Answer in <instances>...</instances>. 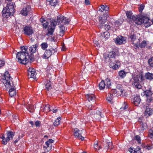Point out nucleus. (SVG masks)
Segmentation results:
<instances>
[{"instance_id":"obj_15","label":"nucleus","mask_w":153,"mask_h":153,"mask_svg":"<svg viewBox=\"0 0 153 153\" xmlns=\"http://www.w3.org/2000/svg\"><path fill=\"white\" fill-rule=\"evenodd\" d=\"M115 64L114 65L112 62H110L109 66L114 70L117 69L120 66V62L118 60L115 61Z\"/></svg>"},{"instance_id":"obj_47","label":"nucleus","mask_w":153,"mask_h":153,"mask_svg":"<svg viewBox=\"0 0 153 153\" xmlns=\"http://www.w3.org/2000/svg\"><path fill=\"white\" fill-rule=\"evenodd\" d=\"M59 27L60 29V33H63L65 30V27L62 25H60Z\"/></svg>"},{"instance_id":"obj_17","label":"nucleus","mask_w":153,"mask_h":153,"mask_svg":"<svg viewBox=\"0 0 153 153\" xmlns=\"http://www.w3.org/2000/svg\"><path fill=\"white\" fill-rule=\"evenodd\" d=\"M51 20H49V22L45 20L44 18H41L40 19V21L42 23L43 27L45 29H46L47 27L50 25V22Z\"/></svg>"},{"instance_id":"obj_64","label":"nucleus","mask_w":153,"mask_h":153,"mask_svg":"<svg viewBox=\"0 0 153 153\" xmlns=\"http://www.w3.org/2000/svg\"><path fill=\"white\" fill-rule=\"evenodd\" d=\"M49 143H53V140L52 139H49L47 141Z\"/></svg>"},{"instance_id":"obj_1","label":"nucleus","mask_w":153,"mask_h":153,"mask_svg":"<svg viewBox=\"0 0 153 153\" xmlns=\"http://www.w3.org/2000/svg\"><path fill=\"white\" fill-rule=\"evenodd\" d=\"M11 80V77L7 71L4 73V75L2 76L1 79V82L4 84L6 88H10L9 91V94L11 97H13L16 95V92L14 86L10 85Z\"/></svg>"},{"instance_id":"obj_62","label":"nucleus","mask_w":153,"mask_h":153,"mask_svg":"<svg viewBox=\"0 0 153 153\" xmlns=\"http://www.w3.org/2000/svg\"><path fill=\"white\" fill-rule=\"evenodd\" d=\"M122 89V86L121 84H118L117 85L116 87V89Z\"/></svg>"},{"instance_id":"obj_34","label":"nucleus","mask_w":153,"mask_h":153,"mask_svg":"<svg viewBox=\"0 0 153 153\" xmlns=\"http://www.w3.org/2000/svg\"><path fill=\"white\" fill-rule=\"evenodd\" d=\"M105 82L103 80H102L99 84V89L100 90L103 89L105 87Z\"/></svg>"},{"instance_id":"obj_46","label":"nucleus","mask_w":153,"mask_h":153,"mask_svg":"<svg viewBox=\"0 0 153 153\" xmlns=\"http://www.w3.org/2000/svg\"><path fill=\"white\" fill-rule=\"evenodd\" d=\"M7 139V137L6 138L5 137H4V138L2 139V143L4 145L6 144L7 143V142L9 141V140H8Z\"/></svg>"},{"instance_id":"obj_38","label":"nucleus","mask_w":153,"mask_h":153,"mask_svg":"<svg viewBox=\"0 0 153 153\" xmlns=\"http://www.w3.org/2000/svg\"><path fill=\"white\" fill-rule=\"evenodd\" d=\"M41 48L43 50H45L48 47V44L46 42H43L40 45Z\"/></svg>"},{"instance_id":"obj_63","label":"nucleus","mask_w":153,"mask_h":153,"mask_svg":"<svg viewBox=\"0 0 153 153\" xmlns=\"http://www.w3.org/2000/svg\"><path fill=\"white\" fill-rule=\"evenodd\" d=\"M20 135H19L18 136V137L17 139L14 142H13V143L14 144H16V143L18 142L19 140H20Z\"/></svg>"},{"instance_id":"obj_57","label":"nucleus","mask_w":153,"mask_h":153,"mask_svg":"<svg viewBox=\"0 0 153 153\" xmlns=\"http://www.w3.org/2000/svg\"><path fill=\"white\" fill-rule=\"evenodd\" d=\"M136 35L134 33H133V35H131L130 36V38H131V40L133 41L135 39H136Z\"/></svg>"},{"instance_id":"obj_28","label":"nucleus","mask_w":153,"mask_h":153,"mask_svg":"<svg viewBox=\"0 0 153 153\" xmlns=\"http://www.w3.org/2000/svg\"><path fill=\"white\" fill-rule=\"evenodd\" d=\"M145 77L146 79L151 80L153 79V74L147 72L145 74Z\"/></svg>"},{"instance_id":"obj_14","label":"nucleus","mask_w":153,"mask_h":153,"mask_svg":"<svg viewBox=\"0 0 153 153\" xmlns=\"http://www.w3.org/2000/svg\"><path fill=\"white\" fill-rule=\"evenodd\" d=\"M141 99L139 96L137 95L135 96L134 98L131 99L133 104L136 106H138L141 102Z\"/></svg>"},{"instance_id":"obj_2","label":"nucleus","mask_w":153,"mask_h":153,"mask_svg":"<svg viewBox=\"0 0 153 153\" xmlns=\"http://www.w3.org/2000/svg\"><path fill=\"white\" fill-rule=\"evenodd\" d=\"M21 51L17 53L16 54V61L22 64H27L29 62V55L27 48L23 46L21 48Z\"/></svg>"},{"instance_id":"obj_23","label":"nucleus","mask_w":153,"mask_h":153,"mask_svg":"<svg viewBox=\"0 0 153 153\" xmlns=\"http://www.w3.org/2000/svg\"><path fill=\"white\" fill-rule=\"evenodd\" d=\"M152 110L150 108H146L144 112L145 115L146 117H148L152 114Z\"/></svg>"},{"instance_id":"obj_35","label":"nucleus","mask_w":153,"mask_h":153,"mask_svg":"<svg viewBox=\"0 0 153 153\" xmlns=\"http://www.w3.org/2000/svg\"><path fill=\"white\" fill-rule=\"evenodd\" d=\"M126 73L125 71L123 70L120 71L118 73L119 75L121 78H123L125 77L126 75Z\"/></svg>"},{"instance_id":"obj_43","label":"nucleus","mask_w":153,"mask_h":153,"mask_svg":"<svg viewBox=\"0 0 153 153\" xmlns=\"http://www.w3.org/2000/svg\"><path fill=\"white\" fill-rule=\"evenodd\" d=\"M148 63L150 67H153V56L151 57L148 60Z\"/></svg>"},{"instance_id":"obj_42","label":"nucleus","mask_w":153,"mask_h":153,"mask_svg":"<svg viewBox=\"0 0 153 153\" xmlns=\"http://www.w3.org/2000/svg\"><path fill=\"white\" fill-rule=\"evenodd\" d=\"M122 23V21L120 20H117L115 21L114 23L116 26V27L115 28V29H117L118 28L117 27L121 25Z\"/></svg>"},{"instance_id":"obj_51","label":"nucleus","mask_w":153,"mask_h":153,"mask_svg":"<svg viewBox=\"0 0 153 153\" xmlns=\"http://www.w3.org/2000/svg\"><path fill=\"white\" fill-rule=\"evenodd\" d=\"M35 126L36 127H40L41 126V122L39 120L36 121L34 123Z\"/></svg>"},{"instance_id":"obj_4","label":"nucleus","mask_w":153,"mask_h":153,"mask_svg":"<svg viewBox=\"0 0 153 153\" xmlns=\"http://www.w3.org/2000/svg\"><path fill=\"white\" fill-rule=\"evenodd\" d=\"M143 76L142 74L139 73L135 76L132 78L133 81L131 84L133 87L137 88L140 89L141 88L142 86L140 84L139 79L143 81L144 79Z\"/></svg>"},{"instance_id":"obj_61","label":"nucleus","mask_w":153,"mask_h":153,"mask_svg":"<svg viewBox=\"0 0 153 153\" xmlns=\"http://www.w3.org/2000/svg\"><path fill=\"white\" fill-rule=\"evenodd\" d=\"M141 149L140 147L137 146L136 149H135L137 153H139Z\"/></svg>"},{"instance_id":"obj_48","label":"nucleus","mask_w":153,"mask_h":153,"mask_svg":"<svg viewBox=\"0 0 153 153\" xmlns=\"http://www.w3.org/2000/svg\"><path fill=\"white\" fill-rule=\"evenodd\" d=\"M57 3L56 0H52L49 2V4L51 6H54L56 5Z\"/></svg>"},{"instance_id":"obj_25","label":"nucleus","mask_w":153,"mask_h":153,"mask_svg":"<svg viewBox=\"0 0 153 153\" xmlns=\"http://www.w3.org/2000/svg\"><path fill=\"white\" fill-rule=\"evenodd\" d=\"M126 14L127 18L131 21H133L134 19H135V16L133 15L131 11H127Z\"/></svg>"},{"instance_id":"obj_41","label":"nucleus","mask_w":153,"mask_h":153,"mask_svg":"<svg viewBox=\"0 0 153 153\" xmlns=\"http://www.w3.org/2000/svg\"><path fill=\"white\" fill-rule=\"evenodd\" d=\"M94 148L95 150H99L101 149V146H99V143H96L94 144Z\"/></svg>"},{"instance_id":"obj_32","label":"nucleus","mask_w":153,"mask_h":153,"mask_svg":"<svg viewBox=\"0 0 153 153\" xmlns=\"http://www.w3.org/2000/svg\"><path fill=\"white\" fill-rule=\"evenodd\" d=\"M114 90V93H115L117 94V95H122L123 93V89H114L113 88Z\"/></svg>"},{"instance_id":"obj_60","label":"nucleus","mask_w":153,"mask_h":153,"mask_svg":"<svg viewBox=\"0 0 153 153\" xmlns=\"http://www.w3.org/2000/svg\"><path fill=\"white\" fill-rule=\"evenodd\" d=\"M5 64V62L4 61H0V68L4 66Z\"/></svg>"},{"instance_id":"obj_11","label":"nucleus","mask_w":153,"mask_h":153,"mask_svg":"<svg viewBox=\"0 0 153 153\" xmlns=\"http://www.w3.org/2000/svg\"><path fill=\"white\" fill-rule=\"evenodd\" d=\"M143 23L146 27L150 26L151 25V22L150 21L149 18L146 16H142Z\"/></svg>"},{"instance_id":"obj_29","label":"nucleus","mask_w":153,"mask_h":153,"mask_svg":"<svg viewBox=\"0 0 153 153\" xmlns=\"http://www.w3.org/2000/svg\"><path fill=\"white\" fill-rule=\"evenodd\" d=\"M86 97L89 101H90L95 99V95L93 94H87Z\"/></svg>"},{"instance_id":"obj_54","label":"nucleus","mask_w":153,"mask_h":153,"mask_svg":"<svg viewBox=\"0 0 153 153\" xmlns=\"http://www.w3.org/2000/svg\"><path fill=\"white\" fill-rule=\"evenodd\" d=\"M144 5L141 4L140 6L138 7V10H139V11L140 12L142 13V11L144 9Z\"/></svg>"},{"instance_id":"obj_50","label":"nucleus","mask_w":153,"mask_h":153,"mask_svg":"<svg viewBox=\"0 0 153 153\" xmlns=\"http://www.w3.org/2000/svg\"><path fill=\"white\" fill-rule=\"evenodd\" d=\"M128 108V106L124 102V103L123 106L122 107L120 108V109L121 111L124 110Z\"/></svg>"},{"instance_id":"obj_44","label":"nucleus","mask_w":153,"mask_h":153,"mask_svg":"<svg viewBox=\"0 0 153 153\" xmlns=\"http://www.w3.org/2000/svg\"><path fill=\"white\" fill-rule=\"evenodd\" d=\"M146 44V41L145 40H143L141 43L140 44L139 46L141 48H144L145 47Z\"/></svg>"},{"instance_id":"obj_18","label":"nucleus","mask_w":153,"mask_h":153,"mask_svg":"<svg viewBox=\"0 0 153 153\" xmlns=\"http://www.w3.org/2000/svg\"><path fill=\"white\" fill-rule=\"evenodd\" d=\"M100 8H99V10L101 12H104V11L105 12V13H106L109 14L108 10H109V7L108 5L105 4L102 5L100 6Z\"/></svg>"},{"instance_id":"obj_59","label":"nucleus","mask_w":153,"mask_h":153,"mask_svg":"<svg viewBox=\"0 0 153 153\" xmlns=\"http://www.w3.org/2000/svg\"><path fill=\"white\" fill-rule=\"evenodd\" d=\"M144 129L145 128L144 127L143 125H141L140 127L138 128V130L140 131H143Z\"/></svg>"},{"instance_id":"obj_8","label":"nucleus","mask_w":153,"mask_h":153,"mask_svg":"<svg viewBox=\"0 0 153 153\" xmlns=\"http://www.w3.org/2000/svg\"><path fill=\"white\" fill-rule=\"evenodd\" d=\"M106 62L112 61L114 60L116 56V53L114 51L109 52L108 53L104 54Z\"/></svg>"},{"instance_id":"obj_13","label":"nucleus","mask_w":153,"mask_h":153,"mask_svg":"<svg viewBox=\"0 0 153 153\" xmlns=\"http://www.w3.org/2000/svg\"><path fill=\"white\" fill-rule=\"evenodd\" d=\"M74 134L76 137H77L82 140L84 139V137L82 136L80 131L78 128H76L74 129Z\"/></svg>"},{"instance_id":"obj_19","label":"nucleus","mask_w":153,"mask_h":153,"mask_svg":"<svg viewBox=\"0 0 153 153\" xmlns=\"http://www.w3.org/2000/svg\"><path fill=\"white\" fill-rule=\"evenodd\" d=\"M104 148L108 151H110L112 149L114 146L112 144V143L111 142H107L104 145Z\"/></svg>"},{"instance_id":"obj_58","label":"nucleus","mask_w":153,"mask_h":153,"mask_svg":"<svg viewBox=\"0 0 153 153\" xmlns=\"http://www.w3.org/2000/svg\"><path fill=\"white\" fill-rule=\"evenodd\" d=\"M70 19H66V17H65V19L64 20V22H63L65 24H68L69 23L70 21Z\"/></svg>"},{"instance_id":"obj_37","label":"nucleus","mask_w":153,"mask_h":153,"mask_svg":"<svg viewBox=\"0 0 153 153\" xmlns=\"http://www.w3.org/2000/svg\"><path fill=\"white\" fill-rule=\"evenodd\" d=\"M144 93L147 98L149 97H152V93L151 90V89L149 90H146V91H144Z\"/></svg>"},{"instance_id":"obj_30","label":"nucleus","mask_w":153,"mask_h":153,"mask_svg":"<svg viewBox=\"0 0 153 153\" xmlns=\"http://www.w3.org/2000/svg\"><path fill=\"white\" fill-rule=\"evenodd\" d=\"M113 98V95L111 93H108L106 95V99L109 102L111 103V101Z\"/></svg>"},{"instance_id":"obj_39","label":"nucleus","mask_w":153,"mask_h":153,"mask_svg":"<svg viewBox=\"0 0 153 153\" xmlns=\"http://www.w3.org/2000/svg\"><path fill=\"white\" fill-rule=\"evenodd\" d=\"M60 118L58 117L56 119L53 123V125L55 126H57L59 125L60 122Z\"/></svg>"},{"instance_id":"obj_45","label":"nucleus","mask_w":153,"mask_h":153,"mask_svg":"<svg viewBox=\"0 0 153 153\" xmlns=\"http://www.w3.org/2000/svg\"><path fill=\"white\" fill-rule=\"evenodd\" d=\"M134 140H136L138 143H141V140L140 137L139 135H137L135 136Z\"/></svg>"},{"instance_id":"obj_16","label":"nucleus","mask_w":153,"mask_h":153,"mask_svg":"<svg viewBox=\"0 0 153 153\" xmlns=\"http://www.w3.org/2000/svg\"><path fill=\"white\" fill-rule=\"evenodd\" d=\"M125 39L122 36H119L117 37L115 43L117 45H121L125 42Z\"/></svg>"},{"instance_id":"obj_3","label":"nucleus","mask_w":153,"mask_h":153,"mask_svg":"<svg viewBox=\"0 0 153 153\" xmlns=\"http://www.w3.org/2000/svg\"><path fill=\"white\" fill-rule=\"evenodd\" d=\"M12 0H5L7 3L6 7L3 8L2 11V16L4 18H8L10 16H13L14 13V8L13 2L8 3L7 1H10Z\"/></svg>"},{"instance_id":"obj_24","label":"nucleus","mask_w":153,"mask_h":153,"mask_svg":"<svg viewBox=\"0 0 153 153\" xmlns=\"http://www.w3.org/2000/svg\"><path fill=\"white\" fill-rule=\"evenodd\" d=\"M45 84L46 90L47 91H49L52 89V87L51 85V82L49 80H46L45 82Z\"/></svg>"},{"instance_id":"obj_6","label":"nucleus","mask_w":153,"mask_h":153,"mask_svg":"<svg viewBox=\"0 0 153 153\" xmlns=\"http://www.w3.org/2000/svg\"><path fill=\"white\" fill-rule=\"evenodd\" d=\"M57 24V22L54 19H52L50 22V25L48 27V31L46 35L49 36L53 34L54 30Z\"/></svg>"},{"instance_id":"obj_20","label":"nucleus","mask_w":153,"mask_h":153,"mask_svg":"<svg viewBox=\"0 0 153 153\" xmlns=\"http://www.w3.org/2000/svg\"><path fill=\"white\" fill-rule=\"evenodd\" d=\"M6 134L8 140H12L14 136L15 132L10 131H7Z\"/></svg>"},{"instance_id":"obj_5","label":"nucleus","mask_w":153,"mask_h":153,"mask_svg":"<svg viewBox=\"0 0 153 153\" xmlns=\"http://www.w3.org/2000/svg\"><path fill=\"white\" fill-rule=\"evenodd\" d=\"M23 29L24 34L27 36H31L34 33L32 27L28 25L24 26Z\"/></svg>"},{"instance_id":"obj_33","label":"nucleus","mask_w":153,"mask_h":153,"mask_svg":"<svg viewBox=\"0 0 153 153\" xmlns=\"http://www.w3.org/2000/svg\"><path fill=\"white\" fill-rule=\"evenodd\" d=\"M146 104L149 106H150L151 103H153V97H149L147 98L146 101Z\"/></svg>"},{"instance_id":"obj_7","label":"nucleus","mask_w":153,"mask_h":153,"mask_svg":"<svg viewBox=\"0 0 153 153\" xmlns=\"http://www.w3.org/2000/svg\"><path fill=\"white\" fill-rule=\"evenodd\" d=\"M109 17V14L107 13L104 14L102 15L99 16V25L98 26L99 28H101L102 27L103 25L107 21V18Z\"/></svg>"},{"instance_id":"obj_21","label":"nucleus","mask_w":153,"mask_h":153,"mask_svg":"<svg viewBox=\"0 0 153 153\" xmlns=\"http://www.w3.org/2000/svg\"><path fill=\"white\" fill-rule=\"evenodd\" d=\"M106 83V88H114L113 86V83H112L111 79L109 78H107L105 80Z\"/></svg>"},{"instance_id":"obj_53","label":"nucleus","mask_w":153,"mask_h":153,"mask_svg":"<svg viewBox=\"0 0 153 153\" xmlns=\"http://www.w3.org/2000/svg\"><path fill=\"white\" fill-rule=\"evenodd\" d=\"M110 25L108 24H107L104 26V28L106 30H108L110 28Z\"/></svg>"},{"instance_id":"obj_12","label":"nucleus","mask_w":153,"mask_h":153,"mask_svg":"<svg viewBox=\"0 0 153 153\" xmlns=\"http://www.w3.org/2000/svg\"><path fill=\"white\" fill-rule=\"evenodd\" d=\"M31 10L30 7L29 5H27L26 7L23 8L21 11V13L22 15L25 16H27L29 12Z\"/></svg>"},{"instance_id":"obj_27","label":"nucleus","mask_w":153,"mask_h":153,"mask_svg":"<svg viewBox=\"0 0 153 153\" xmlns=\"http://www.w3.org/2000/svg\"><path fill=\"white\" fill-rule=\"evenodd\" d=\"M45 144L46 146H43L44 149L46 152H49L51 149V146L50 145V143L47 141L45 142Z\"/></svg>"},{"instance_id":"obj_49","label":"nucleus","mask_w":153,"mask_h":153,"mask_svg":"<svg viewBox=\"0 0 153 153\" xmlns=\"http://www.w3.org/2000/svg\"><path fill=\"white\" fill-rule=\"evenodd\" d=\"M149 137L150 138H153V130L150 129L149 131Z\"/></svg>"},{"instance_id":"obj_31","label":"nucleus","mask_w":153,"mask_h":153,"mask_svg":"<svg viewBox=\"0 0 153 153\" xmlns=\"http://www.w3.org/2000/svg\"><path fill=\"white\" fill-rule=\"evenodd\" d=\"M65 19V17L62 16H58L57 17V22L59 23L63 22Z\"/></svg>"},{"instance_id":"obj_56","label":"nucleus","mask_w":153,"mask_h":153,"mask_svg":"<svg viewBox=\"0 0 153 153\" xmlns=\"http://www.w3.org/2000/svg\"><path fill=\"white\" fill-rule=\"evenodd\" d=\"M145 148L146 149H147L148 150H149L151 149L152 148V146L150 144H147L145 146Z\"/></svg>"},{"instance_id":"obj_36","label":"nucleus","mask_w":153,"mask_h":153,"mask_svg":"<svg viewBox=\"0 0 153 153\" xmlns=\"http://www.w3.org/2000/svg\"><path fill=\"white\" fill-rule=\"evenodd\" d=\"M101 35L102 37L104 38L105 39H106L108 38L109 37L110 33L108 32H104L103 33H101Z\"/></svg>"},{"instance_id":"obj_52","label":"nucleus","mask_w":153,"mask_h":153,"mask_svg":"<svg viewBox=\"0 0 153 153\" xmlns=\"http://www.w3.org/2000/svg\"><path fill=\"white\" fill-rule=\"evenodd\" d=\"M44 109L45 111L47 110L46 112H48L51 111V108L50 106V105H46L44 108Z\"/></svg>"},{"instance_id":"obj_26","label":"nucleus","mask_w":153,"mask_h":153,"mask_svg":"<svg viewBox=\"0 0 153 153\" xmlns=\"http://www.w3.org/2000/svg\"><path fill=\"white\" fill-rule=\"evenodd\" d=\"M38 46V45L36 44L31 46L29 48L30 52L32 53H35L36 51Z\"/></svg>"},{"instance_id":"obj_10","label":"nucleus","mask_w":153,"mask_h":153,"mask_svg":"<svg viewBox=\"0 0 153 153\" xmlns=\"http://www.w3.org/2000/svg\"><path fill=\"white\" fill-rule=\"evenodd\" d=\"M28 78H33L35 77L36 75L35 69L32 68H29L28 69Z\"/></svg>"},{"instance_id":"obj_9","label":"nucleus","mask_w":153,"mask_h":153,"mask_svg":"<svg viewBox=\"0 0 153 153\" xmlns=\"http://www.w3.org/2000/svg\"><path fill=\"white\" fill-rule=\"evenodd\" d=\"M55 52L53 49H47L45 52L44 54L41 56L42 58L44 59H48Z\"/></svg>"},{"instance_id":"obj_55","label":"nucleus","mask_w":153,"mask_h":153,"mask_svg":"<svg viewBox=\"0 0 153 153\" xmlns=\"http://www.w3.org/2000/svg\"><path fill=\"white\" fill-rule=\"evenodd\" d=\"M128 151L131 153H137L135 149L134 148H132L131 147L129 149Z\"/></svg>"},{"instance_id":"obj_22","label":"nucleus","mask_w":153,"mask_h":153,"mask_svg":"<svg viewBox=\"0 0 153 153\" xmlns=\"http://www.w3.org/2000/svg\"><path fill=\"white\" fill-rule=\"evenodd\" d=\"M133 21H134L136 24L138 25H141L143 22L142 16L138 17L137 16H135V19H134Z\"/></svg>"},{"instance_id":"obj_40","label":"nucleus","mask_w":153,"mask_h":153,"mask_svg":"<svg viewBox=\"0 0 153 153\" xmlns=\"http://www.w3.org/2000/svg\"><path fill=\"white\" fill-rule=\"evenodd\" d=\"M27 109L30 112H33L34 111V108L33 105H28L27 107Z\"/></svg>"}]
</instances>
